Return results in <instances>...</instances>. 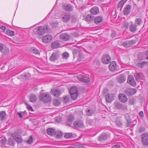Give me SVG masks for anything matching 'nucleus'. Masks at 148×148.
<instances>
[{"mask_svg":"<svg viewBox=\"0 0 148 148\" xmlns=\"http://www.w3.org/2000/svg\"><path fill=\"white\" fill-rule=\"evenodd\" d=\"M49 27L48 26L45 27L38 26L34 29V32L37 38H40L41 36L46 33V30L47 32H49Z\"/></svg>","mask_w":148,"mask_h":148,"instance_id":"f257e3e1","label":"nucleus"},{"mask_svg":"<svg viewBox=\"0 0 148 148\" xmlns=\"http://www.w3.org/2000/svg\"><path fill=\"white\" fill-rule=\"evenodd\" d=\"M40 100H42L44 103H48L51 101V97L50 94L47 92H41L39 96Z\"/></svg>","mask_w":148,"mask_h":148,"instance_id":"f03ea898","label":"nucleus"},{"mask_svg":"<svg viewBox=\"0 0 148 148\" xmlns=\"http://www.w3.org/2000/svg\"><path fill=\"white\" fill-rule=\"evenodd\" d=\"M74 58H76L78 61H81L83 58V56L81 52L77 49H74L72 50Z\"/></svg>","mask_w":148,"mask_h":148,"instance_id":"7ed1b4c3","label":"nucleus"},{"mask_svg":"<svg viewBox=\"0 0 148 148\" xmlns=\"http://www.w3.org/2000/svg\"><path fill=\"white\" fill-rule=\"evenodd\" d=\"M141 143L144 146H148V133L146 132L143 133L141 135Z\"/></svg>","mask_w":148,"mask_h":148,"instance_id":"20e7f679","label":"nucleus"},{"mask_svg":"<svg viewBox=\"0 0 148 148\" xmlns=\"http://www.w3.org/2000/svg\"><path fill=\"white\" fill-rule=\"evenodd\" d=\"M11 136L18 144L22 143L23 140L21 137L18 132H15L12 133Z\"/></svg>","mask_w":148,"mask_h":148,"instance_id":"39448f33","label":"nucleus"},{"mask_svg":"<svg viewBox=\"0 0 148 148\" xmlns=\"http://www.w3.org/2000/svg\"><path fill=\"white\" fill-rule=\"evenodd\" d=\"M73 125L74 127L76 129L83 128L84 127L83 121L82 120H78L75 121Z\"/></svg>","mask_w":148,"mask_h":148,"instance_id":"423d86ee","label":"nucleus"},{"mask_svg":"<svg viewBox=\"0 0 148 148\" xmlns=\"http://www.w3.org/2000/svg\"><path fill=\"white\" fill-rule=\"evenodd\" d=\"M136 92L135 88H128L124 90L125 93L128 96H132Z\"/></svg>","mask_w":148,"mask_h":148,"instance_id":"0eeeda50","label":"nucleus"},{"mask_svg":"<svg viewBox=\"0 0 148 148\" xmlns=\"http://www.w3.org/2000/svg\"><path fill=\"white\" fill-rule=\"evenodd\" d=\"M110 61V57L108 54L104 55L101 57V61L103 64H108Z\"/></svg>","mask_w":148,"mask_h":148,"instance_id":"6e6552de","label":"nucleus"},{"mask_svg":"<svg viewBox=\"0 0 148 148\" xmlns=\"http://www.w3.org/2000/svg\"><path fill=\"white\" fill-rule=\"evenodd\" d=\"M136 40L135 39L125 41L123 43V46L127 48L132 46L135 43Z\"/></svg>","mask_w":148,"mask_h":148,"instance_id":"1a4fd4ad","label":"nucleus"},{"mask_svg":"<svg viewBox=\"0 0 148 148\" xmlns=\"http://www.w3.org/2000/svg\"><path fill=\"white\" fill-rule=\"evenodd\" d=\"M53 39V36L51 35L48 34L43 36L42 38V42L45 43L50 42Z\"/></svg>","mask_w":148,"mask_h":148,"instance_id":"9d476101","label":"nucleus"},{"mask_svg":"<svg viewBox=\"0 0 148 148\" xmlns=\"http://www.w3.org/2000/svg\"><path fill=\"white\" fill-rule=\"evenodd\" d=\"M108 137V134L106 133H103L100 134L98 137V140L102 142L106 140Z\"/></svg>","mask_w":148,"mask_h":148,"instance_id":"9b49d317","label":"nucleus"},{"mask_svg":"<svg viewBox=\"0 0 148 148\" xmlns=\"http://www.w3.org/2000/svg\"><path fill=\"white\" fill-rule=\"evenodd\" d=\"M114 106L118 109H125L127 108L126 105L121 103L120 102L116 101L114 103Z\"/></svg>","mask_w":148,"mask_h":148,"instance_id":"f8f14e48","label":"nucleus"},{"mask_svg":"<svg viewBox=\"0 0 148 148\" xmlns=\"http://www.w3.org/2000/svg\"><path fill=\"white\" fill-rule=\"evenodd\" d=\"M127 82L129 84L133 86H134L136 84V82L134 77L131 75H129Z\"/></svg>","mask_w":148,"mask_h":148,"instance_id":"ddd939ff","label":"nucleus"},{"mask_svg":"<svg viewBox=\"0 0 148 148\" xmlns=\"http://www.w3.org/2000/svg\"><path fill=\"white\" fill-rule=\"evenodd\" d=\"M70 15L67 13H64L62 14V20L64 23L68 22L70 19Z\"/></svg>","mask_w":148,"mask_h":148,"instance_id":"4468645a","label":"nucleus"},{"mask_svg":"<svg viewBox=\"0 0 148 148\" xmlns=\"http://www.w3.org/2000/svg\"><path fill=\"white\" fill-rule=\"evenodd\" d=\"M131 9V6L130 5H127L123 9V14L125 16L128 15L130 12Z\"/></svg>","mask_w":148,"mask_h":148,"instance_id":"2eb2a0df","label":"nucleus"},{"mask_svg":"<svg viewBox=\"0 0 148 148\" xmlns=\"http://www.w3.org/2000/svg\"><path fill=\"white\" fill-rule=\"evenodd\" d=\"M114 96L113 94H107L106 96V99L107 102L111 103L114 100Z\"/></svg>","mask_w":148,"mask_h":148,"instance_id":"dca6fc26","label":"nucleus"},{"mask_svg":"<svg viewBox=\"0 0 148 148\" xmlns=\"http://www.w3.org/2000/svg\"><path fill=\"white\" fill-rule=\"evenodd\" d=\"M74 120V117L72 115H69L66 121V125L70 126Z\"/></svg>","mask_w":148,"mask_h":148,"instance_id":"f3484780","label":"nucleus"},{"mask_svg":"<svg viewBox=\"0 0 148 148\" xmlns=\"http://www.w3.org/2000/svg\"><path fill=\"white\" fill-rule=\"evenodd\" d=\"M137 26L134 23L132 22L129 27L130 31L132 33H135L137 30Z\"/></svg>","mask_w":148,"mask_h":148,"instance_id":"a211bd4d","label":"nucleus"},{"mask_svg":"<svg viewBox=\"0 0 148 148\" xmlns=\"http://www.w3.org/2000/svg\"><path fill=\"white\" fill-rule=\"evenodd\" d=\"M51 92L54 96L58 97H59L61 94V91L59 89H51Z\"/></svg>","mask_w":148,"mask_h":148,"instance_id":"6ab92c4d","label":"nucleus"},{"mask_svg":"<svg viewBox=\"0 0 148 148\" xmlns=\"http://www.w3.org/2000/svg\"><path fill=\"white\" fill-rule=\"evenodd\" d=\"M60 39L64 41H67L70 39V36L68 34L65 33L62 34L60 35Z\"/></svg>","mask_w":148,"mask_h":148,"instance_id":"aec40b11","label":"nucleus"},{"mask_svg":"<svg viewBox=\"0 0 148 148\" xmlns=\"http://www.w3.org/2000/svg\"><path fill=\"white\" fill-rule=\"evenodd\" d=\"M59 56L57 53H53L50 58V60L51 61L54 62L58 60L59 58Z\"/></svg>","mask_w":148,"mask_h":148,"instance_id":"412c9836","label":"nucleus"},{"mask_svg":"<svg viewBox=\"0 0 148 148\" xmlns=\"http://www.w3.org/2000/svg\"><path fill=\"white\" fill-rule=\"evenodd\" d=\"M63 9L67 12H71L73 10V8L71 5L66 4L64 5Z\"/></svg>","mask_w":148,"mask_h":148,"instance_id":"4be33fe9","label":"nucleus"},{"mask_svg":"<svg viewBox=\"0 0 148 148\" xmlns=\"http://www.w3.org/2000/svg\"><path fill=\"white\" fill-rule=\"evenodd\" d=\"M148 64V62L143 61L139 62L137 63L136 65L140 68H142Z\"/></svg>","mask_w":148,"mask_h":148,"instance_id":"5701e85b","label":"nucleus"},{"mask_svg":"<svg viewBox=\"0 0 148 148\" xmlns=\"http://www.w3.org/2000/svg\"><path fill=\"white\" fill-rule=\"evenodd\" d=\"M99 12V9L97 7H94L90 10V13L93 15L97 14Z\"/></svg>","mask_w":148,"mask_h":148,"instance_id":"b1692460","label":"nucleus"},{"mask_svg":"<svg viewBox=\"0 0 148 148\" xmlns=\"http://www.w3.org/2000/svg\"><path fill=\"white\" fill-rule=\"evenodd\" d=\"M119 99L123 103L126 102L127 100L126 96L123 94H121L119 95Z\"/></svg>","mask_w":148,"mask_h":148,"instance_id":"393cba45","label":"nucleus"},{"mask_svg":"<svg viewBox=\"0 0 148 148\" xmlns=\"http://www.w3.org/2000/svg\"><path fill=\"white\" fill-rule=\"evenodd\" d=\"M116 66V62L115 61H113L110 63L109 65V68L111 71H114L115 70Z\"/></svg>","mask_w":148,"mask_h":148,"instance_id":"a878e982","label":"nucleus"},{"mask_svg":"<svg viewBox=\"0 0 148 148\" xmlns=\"http://www.w3.org/2000/svg\"><path fill=\"white\" fill-rule=\"evenodd\" d=\"M143 75L141 73H136L134 75L136 80L138 81L143 79Z\"/></svg>","mask_w":148,"mask_h":148,"instance_id":"bb28decb","label":"nucleus"},{"mask_svg":"<svg viewBox=\"0 0 148 148\" xmlns=\"http://www.w3.org/2000/svg\"><path fill=\"white\" fill-rule=\"evenodd\" d=\"M80 82L86 83H88L90 81V79L89 77H80L78 78Z\"/></svg>","mask_w":148,"mask_h":148,"instance_id":"cd10ccee","label":"nucleus"},{"mask_svg":"<svg viewBox=\"0 0 148 148\" xmlns=\"http://www.w3.org/2000/svg\"><path fill=\"white\" fill-rule=\"evenodd\" d=\"M47 134L51 136L53 135L56 134L55 130L53 129L49 128H48L47 130Z\"/></svg>","mask_w":148,"mask_h":148,"instance_id":"c85d7f7f","label":"nucleus"},{"mask_svg":"<svg viewBox=\"0 0 148 148\" xmlns=\"http://www.w3.org/2000/svg\"><path fill=\"white\" fill-rule=\"evenodd\" d=\"M8 144L10 146H12L14 147L15 145V141L13 138H8L7 141Z\"/></svg>","mask_w":148,"mask_h":148,"instance_id":"c756f323","label":"nucleus"},{"mask_svg":"<svg viewBox=\"0 0 148 148\" xmlns=\"http://www.w3.org/2000/svg\"><path fill=\"white\" fill-rule=\"evenodd\" d=\"M126 80V77L125 76L123 75H119L117 79V80L119 82L121 83L124 82Z\"/></svg>","mask_w":148,"mask_h":148,"instance_id":"7c9ffc66","label":"nucleus"},{"mask_svg":"<svg viewBox=\"0 0 148 148\" xmlns=\"http://www.w3.org/2000/svg\"><path fill=\"white\" fill-rule=\"evenodd\" d=\"M142 20L140 18H136L135 20L134 24L137 26L140 25L143 23Z\"/></svg>","mask_w":148,"mask_h":148,"instance_id":"2f4dec72","label":"nucleus"},{"mask_svg":"<svg viewBox=\"0 0 148 148\" xmlns=\"http://www.w3.org/2000/svg\"><path fill=\"white\" fill-rule=\"evenodd\" d=\"M70 94H72V95H73V93H78V90L77 88L75 86L72 87L69 90Z\"/></svg>","mask_w":148,"mask_h":148,"instance_id":"473e14b6","label":"nucleus"},{"mask_svg":"<svg viewBox=\"0 0 148 148\" xmlns=\"http://www.w3.org/2000/svg\"><path fill=\"white\" fill-rule=\"evenodd\" d=\"M94 18V17L92 14H89L87 16L86 20L88 22H91L92 21Z\"/></svg>","mask_w":148,"mask_h":148,"instance_id":"72a5a7b5","label":"nucleus"},{"mask_svg":"<svg viewBox=\"0 0 148 148\" xmlns=\"http://www.w3.org/2000/svg\"><path fill=\"white\" fill-rule=\"evenodd\" d=\"M94 112L95 111L92 109H88L86 111V114L88 116H92Z\"/></svg>","mask_w":148,"mask_h":148,"instance_id":"f704fd0d","label":"nucleus"},{"mask_svg":"<svg viewBox=\"0 0 148 148\" xmlns=\"http://www.w3.org/2000/svg\"><path fill=\"white\" fill-rule=\"evenodd\" d=\"M29 50L31 53L35 54H38L39 53V51L38 49L34 47H30Z\"/></svg>","mask_w":148,"mask_h":148,"instance_id":"c9c22d12","label":"nucleus"},{"mask_svg":"<svg viewBox=\"0 0 148 148\" xmlns=\"http://www.w3.org/2000/svg\"><path fill=\"white\" fill-rule=\"evenodd\" d=\"M51 45L53 48L55 49L59 47L60 46V44L59 42L55 41L51 43Z\"/></svg>","mask_w":148,"mask_h":148,"instance_id":"e433bc0d","label":"nucleus"},{"mask_svg":"<svg viewBox=\"0 0 148 148\" xmlns=\"http://www.w3.org/2000/svg\"><path fill=\"white\" fill-rule=\"evenodd\" d=\"M29 98L30 101L32 102H35L37 100L36 96L34 94H31Z\"/></svg>","mask_w":148,"mask_h":148,"instance_id":"4c0bfd02","label":"nucleus"},{"mask_svg":"<svg viewBox=\"0 0 148 148\" xmlns=\"http://www.w3.org/2000/svg\"><path fill=\"white\" fill-rule=\"evenodd\" d=\"M102 18L100 16H98L94 19V22L97 24H98L102 22Z\"/></svg>","mask_w":148,"mask_h":148,"instance_id":"58836bf2","label":"nucleus"},{"mask_svg":"<svg viewBox=\"0 0 148 148\" xmlns=\"http://www.w3.org/2000/svg\"><path fill=\"white\" fill-rule=\"evenodd\" d=\"M6 114L5 111H2L0 113V119L2 121L6 118Z\"/></svg>","mask_w":148,"mask_h":148,"instance_id":"ea45409f","label":"nucleus"},{"mask_svg":"<svg viewBox=\"0 0 148 148\" xmlns=\"http://www.w3.org/2000/svg\"><path fill=\"white\" fill-rule=\"evenodd\" d=\"M70 19L71 20V23H75L77 21V18L76 17L73 15L70 16Z\"/></svg>","mask_w":148,"mask_h":148,"instance_id":"a19ab883","label":"nucleus"},{"mask_svg":"<svg viewBox=\"0 0 148 148\" xmlns=\"http://www.w3.org/2000/svg\"><path fill=\"white\" fill-rule=\"evenodd\" d=\"M125 3L123 1H122V0H121L117 4V8L119 9L121 7V10Z\"/></svg>","mask_w":148,"mask_h":148,"instance_id":"79ce46f5","label":"nucleus"},{"mask_svg":"<svg viewBox=\"0 0 148 148\" xmlns=\"http://www.w3.org/2000/svg\"><path fill=\"white\" fill-rule=\"evenodd\" d=\"M71 99L74 100H75L77 98L78 96V93H73V95H72V94H70Z\"/></svg>","mask_w":148,"mask_h":148,"instance_id":"37998d69","label":"nucleus"},{"mask_svg":"<svg viewBox=\"0 0 148 148\" xmlns=\"http://www.w3.org/2000/svg\"><path fill=\"white\" fill-rule=\"evenodd\" d=\"M53 103L54 106H58L60 104V100L55 99L53 100Z\"/></svg>","mask_w":148,"mask_h":148,"instance_id":"c03bdc74","label":"nucleus"},{"mask_svg":"<svg viewBox=\"0 0 148 148\" xmlns=\"http://www.w3.org/2000/svg\"><path fill=\"white\" fill-rule=\"evenodd\" d=\"M64 136L66 138H71L73 137V135L71 133H66Z\"/></svg>","mask_w":148,"mask_h":148,"instance_id":"a18cd8bd","label":"nucleus"},{"mask_svg":"<svg viewBox=\"0 0 148 148\" xmlns=\"http://www.w3.org/2000/svg\"><path fill=\"white\" fill-rule=\"evenodd\" d=\"M131 124V120H126L125 123V126L126 127H129Z\"/></svg>","mask_w":148,"mask_h":148,"instance_id":"49530a36","label":"nucleus"},{"mask_svg":"<svg viewBox=\"0 0 148 148\" xmlns=\"http://www.w3.org/2000/svg\"><path fill=\"white\" fill-rule=\"evenodd\" d=\"M6 34L9 36H13L14 35V32L10 30H7L6 31Z\"/></svg>","mask_w":148,"mask_h":148,"instance_id":"de8ad7c7","label":"nucleus"},{"mask_svg":"<svg viewBox=\"0 0 148 148\" xmlns=\"http://www.w3.org/2000/svg\"><path fill=\"white\" fill-rule=\"evenodd\" d=\"M31 77V75L29 73L25 74L23 76V78L25 80H27L29 79Z\"/></svg>","mask_w":148,"mask_h":148,"instance_id":"09e8293b","label":"nucleus"},{"mask_svg":"<svg viewBox=\"0 0 148 148\" xmlns=\"http://www.w3.org/2000/svg\"><path fill=\"white\" fill-rule=\"evenodd\" d=\"M6 142V140L5 137H4L0 140V143L2 145H5Z\"/></svg>","mask_w":148,"mask_h":148,"instance_id":"8fccbe9b","label":"nucleus"},{"mask_svg":"<svg viewBox=\"0 0 148 148\" xmlns=\"http://www.w3.org/2000/svg\"><path fill=\"white\" fill-rule=\"evenodd\" d=\"M129 25L128 22L126 21H124L123 23V26L124 28L125 29L128 28Z\"/></svg>","mask_w":148,"mask_h":148,"instance_id":"3c124183","label":"nucleus"},{"mask_svg":"<svg viewBox=\"0 0 148 148\" xmlns=\"http://www.w3.org/2000/svg\"><path fill=\"white\" fill-rule=\"evenodd\" d=\"M115 123L116 125L118 126L121 127L122 124L119 120L117 119L115 121Z\"/></svg>","mask_w":148,"mask_h":148,"instance_id":"603ef678","label":"nucleus"},{"mask_svg":"<svg viewBox=\"0 0 148 148\" xmlns=\"http://www.w3.org/2000/svg\"><path fill=\"white\" fill-rule=\"evenodd\" d=\"M69 96H65L64 98L63 99V102L64 103H66L69 101Z\"/></svg>","mask_w":148,"mask_h":148,"instance_id":"864d4df0","label":"nucleus"},{"mask_svg":"<svg viewBox=\"0 0 148 148\" xmlns=\"http://www.w3.org/2000/svg\"><path fill=\"white\" fill-rule=\"evenodd\" d=\"M33 140V139L32 137L31 136H30L27 142L28 144H30L32 143Z\"/></svg>","mask_w":148,"mask_h":148,"instance_id":"5fc2aeb1","label":"nucleus"},{"mask_svg":"<svg viewBox=\"0 0 148 148\" xmlns=\"http://www.w3.org/2000/svg\"><path fill=\"white\" fill-rule=\"evenodd\" d=\"M56 134L58 138H60L62 135V133L61 132L58 131L56 132Z\"/></svg>","mask_w":148,"mask_h":148,"instance_id":"6e6d98bb","label":"nucleus"},{"mask_svg":"<svg viewBox=\"0 0 148 148\" xmlns=\"http://www.w3.org/2000/svg\"><path fill=\"white\" fill-rule=\"evenodd\" d=\"M116 35V32L114 31H112L111 32V33L110 34L111 37L112 38H114L115 37Z\"/></svg>","mask_w":148,"mask_h":148,"instance_id":"4d7b16f0","label":"nucleus"},{"mask_svg":"<svg viewBox=\"0 0 148 148\" xmlns=\"http://www.w3.org/2000/svg\"><path fill=\"white\" fill-rule=\"evenodd\" d=\"M145 130V128L144 127H141L139 129L138 132L139 133H141L144 132Z\"/></svg>","mask_w":148,"mask_h":148,"instance_id":"13d9d810","label":"nucleus"},{"mask_svg":"<svg viewBox=\"0 0 148 148\" xmlns=\"http://www.w3.org/2000/svg\"><path fill=\"white\" fill-rule=\"evenodd\" d=\"M69 54L68 53L65 52L62 54V57L63 58L66 59L68 57Z\"/></svg>","mask_w":148,"mask_h":148,"instance_id":"bf43d9fd","label":"nucleus"},{"mask_svg":"<svg viewBox=\"0 0 148 148\" xmlns=\"http://www.w3.org/2000/svg\"><path fill=\"white\" fill-rule=\"evenodd\" d=\"M124 117L126 120V121L131 120L130 118V116L129 114H125L124 115Z\"/></svg>","mask_w":148,"mask_h":148,"instance_id":"052dcab7","label":"nucleus"},{"mask_svg":"<svg viewBox=\"0 0 148 148\" xmlns=\"http://www.w3.org/2000/svg\"><path fill=\"white\" fill-rule=\"evenodd\" d=\"M26 105L27 106V108L28 109L31 111H33V110L32 107L30 106L27 104V103H26Z\"/></svg>","mask_w":148,"mask_h":148,"instance_id":"680f3d73","label":"nucleus"},{"mask_svg":"<svg viewBox=\"0 0 148 148\" xmlns=\"http://www.w3.org/2000/svg\"><path fill=\"white\" fill-rule=\"evenodd\" d=\"M51 25L53 27L56 28L58 26V24L56 23L53 22L51 24Z\"/></svg>","mask_w":148,"mask_h":148,"instance_id":"e2e57ef3","label":"nucleus"},{"mask_svg":"<svg viewBox=\"0 0 148 148\" xmlns=\"http://www.w3.org/2000/svg\"><path fill=\"white\" fill-rule=\"evenodd\" d=\"M56 121L57 122H60L61 121L60 118L59 117H56L55 119Z\"/></svg>","mask_w":148,"mask_h":148,"instance_id":"0e129e2a","label":"nucleus"},{"mask_svg":"<svg viewBox=\"0 0 148 148\" xmlns=\"http://www.w3.org/2000/svg\"><path fill=\"white\" fill-rule=\"evenodd\" d=\"M120 146L119 145H114L112 146V148H120Z\"/></svg>","mask_w":148,"mask_h":148,"instance_id":"69168bd1","label":"nucleus"},{"mask_svg":"<svg viewBox=\"0 0 148 148\" xmlns=\"http://www.w3.org/2000/svg\"><path fill=\"white\" fill-rule=\"evenodd\" d=\"M139 116L142 117H143L144 116V114L143 112L142 111H141L139 112Z\"/></svg>","mask_w":148,"mask_h":148,"instance_id":"338daca9","label":"nucleus"},{"mask_svg":"<svg viewBox=\"0 0 148 148\" xmlns=\"http://www.w3.org/2000/svg\"><path fill=\"white\" fill-rule=\"evenodd\" d=\"M0 29L2 30V32H4L6 29V28L5 26H2L0 27Z\"/></svg>","mask_w":148,"mask_h":148,"instance_id":"774afa93","label":"nucleus"}]
</instances>
